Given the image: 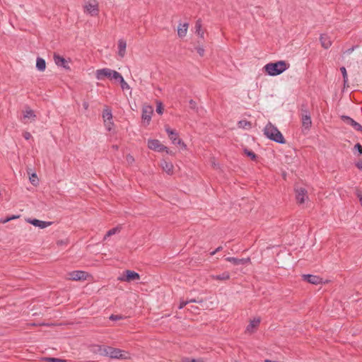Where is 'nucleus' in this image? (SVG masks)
<instances>
[{
    "label": "nucleus",
    "mask_w": 362,
    "mask_h": 362,
    "mask_svg": "<svg viewBox=\"0 0 362 362\" xmlns=\"http://www.w3.org/2000/svg\"><path fill=\"white\" fill-rule=\"evenodd\" d=\"M54 60L55 64L57 66H62L66 69H69V66H68V62L63 57H61L59 54H54Z\"/></svg>",
    "instance_id": "obj_16"
},
{
    "label": "nucleus",
    "mask_w": 362,
    "mask_h": 362,
    "mask_svg": "<svg viewBox=\"0 0 362 362\" xmlns=\"http://www.w3.org/2000/svg\"><path fill=\"white\" fill-rule=\"evenodd\" d=\"M302 127L305 130H309L312 125L310 115L300 116Z\"/></svg>",
    "instance_id": "obj_18"
},
{
    "label": "nucleus",
    "mask_w": 362,
    "mask_h": 362,
    "mask_svg": "<svg viewBox=\"0 0 362 362\" xmlns=\"http://www.w3.org/2000/svg\"><path fill=\"white\" fill-rule=\"evenodd\" d=\"M347 83H348V79H347V80H346V81H344V87H345L346 86H348V85H347Z\"/></svg>",
    "instance_id": "obj_52"
},
{
    "label": "nucleus",
    "mask_w": 362,
    "mask_h": 362,
    "mask_svg": "<svg viewBox=\"0 0 362 362\" xmlns=\"http://www.w3.org/2000/svg\"><path fill=\"white\" fill-rule=\"evenodd\" d=\"M140 276L139 274L132 270H127L124 272L123 275L119 278L120 281L131 282L134 281L139 280Z\"/></svg>",
    "instance_id": "obj_5"
},
{
    "label": "nucleus",
    "mask_w": 362,
    "mask_h": 362,
    "mask_svg": "<svg viewBox=\"0 0 362 362\" xmlns=\"http://www.w3.org/2000/svg\"><path fill=\"white\" fill-rule=\"evenodd\" d=\"M188 303H189V301H187V300H182V301H180V305H179L178 308H179V309H182V308H183L185 305H187Z\"/></svg>",
    "instance_id": "obj_45"
},
{
    "label": "nucleus",
    "mask_w": 362,
    "mask_h": 362,
    "mask_svg": "<svg viewBox=\"0 0 362 362\" xmlns=\"http://www.w3.org/2000/svg\"><path fill=\"white\" fill-rule=\"evenodd\" d=\"M187 301H189V303H201L203 302V300L202 299H200L199 298H192V299H189Z\"/></svg>",
    "instance_id": "obj_44"
},
{
    "label": "nucleus",
    "mask_w": 362,
    "mask_h": 362,
    "mask_svg": "<svg viewBox=\"0 0 362 362\" xmlns=\"http://www.w3.org/2000/svg\"><path fill=\"white\" fill-rule=\"evenodd\" d=\"M197 52L200 56H203L204 53V49L202 47H198L197 48Z\"/></svg>",
    "instance_id": "obj_47"
},
{
    "label": "nucleus",
    "mask_w": 362,
    "mask_h": 362,
    "mask_svg": "<svg viewBox=\"0 0 362 362\" xmlns=\"http://www.w3.org/2000/svg\"><path fill=\"white\" fill-rule=\"evenodd\" d=\"M83 106H84V107H85V108H87V107H88V104H87L86 103H85L83 104Z\"/></svg>",
    "instance_id": "obj_53"
},
{
    "label": "nucleus",
    "mask_w": 362,
    "mask_h": 362,
    "mask_svg": "<svg viewBox=\"0 0 362 362\" xmlns=\"http://www.w3.org/2000/svg\"><path fill=\"white\" fill-rule=\"evenodd\" d=\"M103 117L105 122L110 121L112 118L111 110L109 108H106V109L103 110Z\"/></svg>",
    "instance_id": "obj_26"
},
{
    "label": "nucleus",
    "mask_w": 362,
    "mask_h": 362,
    "mask_svg": "<svg viewBox=\"0 0 362 362\" xmlns=\"http://www.w3.org/2000/svg\"><path fill=\"white\" fill-rule=\"evenodd\" d=\"M161 167L163 170L166 172L168 175L173 173V165L170 162H167L166 160H163L161 162Z\"/></svg>",
    "instance_id": "obj_22"
},
{
    "label": "nucleus",
    "mask_w": 362,
    "mask_h": 362,
    "mask_svg": "<svg viewBox=\"0 0 362 362\" xmlns=\"http://www.w3.org/2000/svg\"><path fill=\"white\" fill-rule=\"evenodd\" d=\"M189 108L193 110H197V103L194 100H190L189 101Z\"/></svg>",
    "instance_id": "obj_41"
},
{
    "label": "nucleus",
    "mask_w": 362,
    "mask_h": 362,
    "mask_svg": "<svg viewBox=\"0 0 362 362\" xmlns=\"http://www.w3.org/2000/svg\"><path fill=\"white\" fill-rule=\"evenodd\" d=\"M238 127L244 129H247L251 127V123L246 120H241L238 122Z\"/></svg>",
    "instance_id": "obj_33"
},
{
    "label": "nucleus",
    "mask_w": 362,
    "mask_h": 362,
    "mask_svg": "<svg viewBox=\"0 0 362 362\" xmlns=\"http://www.w3.org/2000/svg\"><path fill=\"white\" fill-rule=\"evenodd\" d=\"M113 148H117V146H113Z\"/></svg>",
    "instance_id": "obj_55"
},
{
    "label": "nucleus",
    "mask_w": 362,
    "mask_h": 362,
    "mask_svg": "<svg viewBox=\"0 0 362 362\" xmlns=\"http://www.w3.org/2000/svg\"><path fill=\"white\" fill-rule=\"evenodd\" d=\"M310 115L308 105L303 103L300 106V116Z\"/></svg>",
    "instance_id": "obj_29"
},
{
    "label": "nucleus",
    "mask_w": 362,
    "mask_h": 362,
    "mask_svg": "<svg viewBox=\"0 0 362 362\" xmlns=\"http://www.w3.org/2000/svg\"><path fill=\"white\" fill-rule=\"evenodd\" d=\"M127 160L128 162H129V163H130V162H133V161H134V158H133L132 156L128 155V156H127Z\"/></svg>",
    "instance_id": "obj_50"
},
{
    "label": "nucleus",
    "mask_w": 362,
    "mask_h": 362,
    "mask_svg": "<svg viewBox=\"0 0 362 362\" xmlns=\"http://www.w3.org/2000/svg\"><path fill=\"white\" fill-rule=\"evenodd\" d=\"M127 353L119 349L113 348L111 346L107 347V356L111 358H117V359H126L127 358Z\"/></svg>",
    "instance_id": "obj_3"
},
{
    "label": "nucleus",
    "mask_w": 362,
    "mask_h": 362,
    "mask_svg": "<svg viewBox=\"0 0 362 362\" xmlns=\"http://www.w3.org/2000/svg\"><path fill=\"white\" fill-rule=\"evenodd\" d=\"M165 131L168 133V137L172 141L173 144L181 146L183 148L186 147V145L184 144V142L178 137V134L176 131L170 129L169 127H165Z\"/></svg>",
    "instance_id": "obj_4"
},
{
    "label": "nucleus",
    "mask_w": 362,
    "mask_h": 362,
    "mask_svg": "<svg viewBox=\"0 0 362 362\" xmlns=\"http://www.w3.org/2000/svg\"><path fill=\"white\" fill-rule=\"evenodd\" d=\"M23 117L25 119V118H33V117H35V115L34 114V112L32 110L29 109V110H27L24 112Z\"/></svg>",
    "instance_id": "obj_34"
},
{
    "label": "nucleus",
    "mask_w": 362,
    "mask_h": 362,
    "mask_svg": "<svg viewBox=\"0 0 362 362\" xmlns=\"http://www.w3.org/2000/svg\"><path fill=\"white\" fill-rule=\"evenodd\" d=\"M354 47H351V48L348 49L346 51V53H348V54H351V53L354 51Z\"/></svg>",
    "instance_id": "obj_51"
},
{
    "label": "nucleus",
    "mask_w": 362,
    "mask_h": 362,
    "mask_svg": "<svg viewBox=\"0 0 362 362\" xmlns=\"http://www.w3.org/2000/svg\"><path fill=\"white\" fill-rule=\"evenodd\" d=\"M244 152L248 156L250 157L252 160H255L256 158H257V155L252 151L247 149V148H245L244 149Z\"/></svg>",
    "instance_id": "obj_32"
},
{
    "label": "nucleus",
    "mask_w": 362,
    "mask_h": 362,
    "mask_svg": "<svg viewBox=\"0 0 362 362\" xmlns=\"http://www.w3.org/2000/svg\"><path fill=\"white\" fill-rule=\"evenodd\" d=\"M320 40L322 46L325 49H328L332 45V41L330 40L328 35L322 34L320 35Z\"/></svg>",
    "instance_id": "obj_20"
},
{
    "label": "nucleus",
    "mask_w": 362,
    "mask_h": 362,
    "mask_svg": "<svg viewBox=\"0 0 362 362\" xmlns=\"http://www.w3.org/2000/svg\"><path fill=\"white\" fill-rule=\"evenodd\" d=\"M30 181L34 186H37L38 185V179L35 173H33L32 176L30 177Z\"/></svg>",
    "instance_id": "obj_35"
},
{
    "label": "nucleus",
    "mask_w": 362,
    "mask_h": 362,
    "mask_svg": "<svg viewBox=\"0 0 362 362\" xmlns=\"http://www.w3.org/2000/svg\"><path fill=\"white\" fill-rule=\"evenodd\" d=\"M341 120L346 124L351 126L355 130L362 132V126L349 116H341Z\"/></svg>",
    "instance_id": "obj_8"
},
{
    "label": "nucleus",
    "mask_w": 362,
    "mask_h": 362,
    "mask_svg": "<svg viewBox=\"0 0 362 362\" xmlns=\"http://www.w3.org/2000/svg\"><path fill=\"white\" fill-rule=\"evenodd\" d=\"M222 250V247L219 246L214 251L211 252V255H214L217 252H219Z\"/></svg>",
    "instance_id": "obj_48"
},
{
    "label": "nucleus",
    "mask_w": 362,
    "mask_h": 362,
    "mask_svg": "<svg viewBox=\"0 0 362 362\" xmlns=\"http://www.w3.org/2000/svg\"><path fill=\"white\" fill-rule=\"evenodd\" d=\"M302 278L304 281L314 285H317L322 283V279L316 275L303 274Z\"/></svg>",
    "instance_id": "obj_12"
},
{
    "label": "nucleus",
    "mask_w": 362,
    "mask_h": 362,
    "mask_svg": "<svg viewBox=\"0 0 362 362\" xmlns=\"http://www.w3.org/2000/svg\"><path fill=\"white\" fill-rule=\"evenodd\" d=\"M113 148H117V146H113Z\"/></svg>",
    "instance_id": "obj_56"
},
{
    "label": "nucleus",
    "mask_w": 362,
    "mask_h": 362,
    "mask_svg": "<svg viewBox=\"0 0 362 362\" xmlns=\"http://www.w3.org/2000/svg\"><path fill=\"white\" fill-rule=\"evenodd\" d=\"M112 71L113 70L108 68L98 69L95 72L96 78L98 80H103L105 78H109L111 79Z\"/></svg>",
    "instance_id": "obj_9"
},
{
    "label": "nucleus",
    "mask_w": 362,
    "mask_h": 362,
    "mask_svg": "<svg viewBox=\"0 0 362 362\" xmlns=\"http://www.w3.org/2000/svg\"><path fill=\"white\" fill-rule=\"evenodd\" d=\"M153 114V108L151 106H145L142 110V119L144 122H147L148 123L150 122L151 119V115Z\"/></svg>",
    "instance_id": "obj_15"
},
{
    "label": "nucleus",
    "mask_w": 362,
    "mask_h": 362,
    "mask_svg": "<svg viewBox=\"0 0 362 362\" xmlns=\"http://www.w3.org/2000/svg\"><path fill=\"white\" fill-rule=\"evenodd\" d=\"M202 21L198 19L195 23V33L202 38L204 37V31L202 30Z\"/></svg>",
    "instance_id": "obj_25"
},
{
    "label": "nucleus",
    "mask_w": 362,
    "mask_h": 362,
    "mask_svg": "<svg viewBox=\"0 0 362 362\" xmlns=\"http://www.w3.org/2000/svg\"><path fill=\"white\" fill-rule=\"evenodd\" d=\"M122 90H129L130 88L128 83L124 81V78L119 81Z\"/></svg>",
    "instance_id": "obj_36"
},
{
    "label": "nucleus",
    "mask_w": 362,
    "mask_h": 362,
    "mask_svg": "<svg viewBox=\"0 0 362 362\" xmlns=\"http://www.w3.org/2000/svg\"><path fill=\"white\" fill-rule=\"evenodd\" d=\"M113 148H117V146H113Z\"/></svg>",
    "instance_id": "obj_54"
},
{
    "label": "nucleus",
    "mask_w": 362,
    "mask_h": 362,
    "mask_svg": "<svg viewBox=\"0 0 362 362\" xmlns=\"http://www.w3.org/2000/svg\"><path fill=\"white\" fill-rule=\"evenodd\" d=\"M88 274L83 271H74L69 274V279L73 281L85 280Z\"/></svg>",
    "instance_id": "obj_10"
},
{
    "label": "nucleus",
    "mask_w": 362,
    "mask_h": 362,
    "mask_svg": "<svg viewBox=\"0 0 362 362\" xmlns=\"http://www.w3.org/2000/svg\"><path fill=\"white\" fill-rule=\"evenodd\" d=\"M85 11L90 13L91 16H97L98 13V6L95 0L88 1L84 6Z\"/></svg>",
    "instance_id": "obj_7"
},
{
    "label": "nucleus",
    "mask_w": 362,
    "mask_h": 362,
    "mask_svg": "<svg viewBox=\"0 0 362 362\" xmlns=\"http://www.w3.org/2000/svg\"><path fill=\"white\" fill-rule=\"evenodd\" d=\"M264 134L270 140L279 144H285L286 140L281 132L270 122L264 129Z\"/></svg>",
    "instance_id": "obj_2"
},
{
    "label": "nucleus",
    "mask_w": 362,
    "mask_h": 362,
    "mask_svg": "<svg viewBox=\"0 0 362 362\" xmlns=\"http://www.w3.org/2000/svg\"><path fill=\"white\" fill-rule=\"evenodd\" d=\"M156 112L159 115H162L163 114V107L162 103H160V102H158L157 103Z\"/></svg>",
    "instance_id": "obj_38"
},
{
    "label": "nucleus",
    "mask_w": 362,
    "mask_h": 362,
    "mask_svg": "<svg viewBox=\"0 0 362 362\" xmlns=\"http://www.w3.org/2000/svg\"><path fill=\"white\" fill-rule=\"evenodd\" d=\"M354 149L357 151L359 156L362 154V146L359 143L355 144Z\"/></svg>",
    "instance_id": "obj_43"
},
{
    "label": "nucleus",
    "mask_w": 362,
    "mask_h": 362,
    "mask_svg": "<svg viewBox=\"0 0 362 362\" xmlns=\"http://www.w3.org/2000/svg\"><path fill=\"white\" fill-rule=\"evenodd\" d=\"M122 76L117 71L113 70L111 76V79H114L116 81H119L122 79Z\"/></svg>",
    "instance_id": "obj_31"
},
{
    "label": "nucleus",
    "mask_w": 362,
    "mask_h": 362,
    "mask_svg": "<svg viewBox=\"0 0 362 362\" xmlns=\"http://www.w3.org/2000/svg\"><path fill=\"white\" fill-rule=\"evenodd\" d=\"M260 318H255L252 320H250V324L246 327V332H253L254 329H255L260 323Z\"/></svg>",
    "instance_id": "obj_19"
},
{
    "label": "nucleus",
    "mask_w": 362,
    "mask_h": 362,
    "mask_svg": "<svg viewBox=\"0 0 362 362\" xmlns=\"http://www.w3.org/2000/svg\"><path fill=\"white\" fill-rule=\"evenodd\" d=\"M182 362H203L202 360H196L194 358H190L188 357H184L182 358Z\"/></svg>",
    "instance_id": "obj_40"
},
{
    "label": "nucleus",
    "mask_w": 362,
    "mask_h": 362,
    "mask_svg": "<svg viewBox=\"0 0 362 362\" xmlns=\"http://www.w3.org/2000/svg\"><path fill=\"white\" fill-rule=\"evenodd\" d=\"M188 28V23H184L180 25L177 29V35L180 37H185L187 34Z\"/></svg>",
    "instance_id": "obj_24"
},
{
    "label": "nucleus",
    "mask_w": 362,
    "mask_h": 362,
    "mask_svg": "<svg viewBox=\"0 0 362 362\" xmlns=\"http://www.w3.org/2000/svg\"><path fill=\"white\" fill-rule=\"evenodd\" d=\"M126 47L127 43L125 40L121 39L118 41V54L119 55V57H123L124 56L126 52Z\"/></svg>",
    "instance_id": "obj_21"
},
{
    "label": "nucleus",
    "mask_w": 362,
    "mask_h": 362,
    "mask_svg": "<svg viewBox=\"0 0 362 362\" xmlns=\"http://www.w3.org/2000/svg\"><path fill=\"white\" fill-rule=\"evenodd\" d=\"M296 197L298 203L303 204L305 201V199L308 198L307 191L303 187H298L296 189Z\"/></svg>",
    "instance_id": "obj_13"
},
{
    "label": "nucleus",
    "mask_w": 362,
    "mask_h": 362,
    "mask_svg": "<svg viewBox=\"0 0 362 362\" xmlns=\"http://www.w3.org/2000/svg\"><path fill=\"white\" fill-rule=\"evenodd\" d=\"M340 71L341 72L342 76H343V81H346L348 78V75L346 72V69L344 66H341L340 68Z\"/></svg>",
    "instance_id": "obj_39"
},
{
    "label": "nucleus",
    "mask_w": 362,
    "mask_h": 362,
    "mask_svg": "<svg viewBox=\"0 0 362 362\" xmlns=\"http://www.w3.org/2000/svg\"><path fill=\"white\" fill-rule=\"evenodd\" d=\"M36 68L40 71H44L46 69L45 60L41 57H37L36 60Z\"/></svg>",
    "instance_id": "obj_23"
},
{
    "label": "nucleus",
    "mask_w": 362,
    "mask_h": 362,
    "mask_svg": "<svg viewBox=\"0 0 362 362\" xmlns=\"http://www.w3.org/2000/svg\"><path fill=\"white\" fill-rule=\"evenodd\" d=\"M230 278V274L228 272H225L221 274L216 275L213 276L214 279L219 280V281H225L228 280Z\"/></svg>",
    "instance_id": "obj_27"
},
{
    "label": "nucleus",
    "mask_w": 362,
    "mask_h": 362,
    "mask_svg": "<svg viewBox=\"0 0 362 362\" xmlns=\"http://www.w3.org/2000/svg\"><path fill=\"white\" fill-rule=\"evenodd\" d=\"M119 231H120V228L118 226L109 230L107 232V233L105 234V235L104 237V240H106L108 237H110V236L119 233Z\"/></svg>",
    "instance_id": "obj_28"
},
{
    "label": "nucleus",
    "mask_w": 362,
    "mask_h": 362,
    "mask_svg": "<svg viewBox=\"0 0 362 362\" xmlns=\"http://www.w3.org/2000/svg\"><path fill=\"white\" fill-rule=\"evenodd\" d=\"M289 64L285 61L270 62L264 66V71L269 76H275L282 74L289 68Z\"/></svg>",
    "instance_id": "obj_1"
},
{
    "label": "nucleus",
    "mask_w": 362,
    "mask_h": 362,
    "mask_svg": "<svg viewBox=\"0 0 362 362\" xmlns=\"http://www.w3.org/2000/svg\"><path fill=\"white\" fill-rule=\"evenodd\" d=\"M109 318L112 321H117L122 319L123 316L121 315H111Z\"/></svg>",
    "instance_id": "obj_42"
},
{
    "label": "nucleus",
    "mask_w": 362,
    "mask_h": 362,
    "mask_svg": "<svg viewBox=\"0 0 362 362\" xmlns=\"http://www.w3.org/2000/svg\"><path fill=\"white\" fill-rule=\"evenodd\" d=\"M107 347L108 346L105 345H93L92 346L91 351L94 354H99L103 356H107Z\"/></svg>",
    "instance_id": "obj_14"
},
{
    "label": "nucleus",
    "mask_w": 362,
    "mask_h": 362,
    "mask_svg": "<svg viewBox=\"0 0 362 362\" xmlns=\"http://www.w3.org/2000/svg\"><path fill=\"white\" fill-rule=\"evenodd\" d=\"M31 136H31L30 133H29V132H25V133L23 134V137H24V139H26V140H29V139L31 138Z\"/></svg>",
    "instance_id": "obj_46"
},
{
    "label": "nucleus",
    "mask_w": 362,
    "mask_h": 362,
    "mask_svg": "<svg viewBox=\"0 0 362 362\" xmlns=\"http://www.w3.org/2000/svg\"><path fill=\"white\" fill-rule=\"evenodd\" d=\"M43 360L47 362H66V360H65V359L53 358V357H45L43 358Z\"/></svg>",
    "instance_id": "obj_30"
},
{
    "label": "nucleus",
    "mask_w": 362,
    "mask_h": 362,
    "mask_svg": "<svg viewBox=\"0 0 362 362\" xmlns=\"http://www.w3.org/2000/svg\"><path fill=\"white\" fill-rule=\"evenodd\" d=\"M18 218V216H8V217H6V218L4 219H0V223H6L11 220H13L15 218Z\"/></svg>",
    "instance_id": "obj_37"
},
{
    "label": "nucleus",
    "mask_w": 362,
    "mask_h": 362,
    "mask_svg": "<svg viewBox=\"0 0 362 362\" xmlns=\"http://www.w3.org/2000/svg\"><path fill=\"white\" fill-rule=\"evenodd\" d=\"M148 147L151 149L156 151L158 152H162L166 151L168 152V148L163 145L157 139H150L148 141Z\"/></svg>",
    "instance_id": "obj_6"
},
{
    "label": "nucleus",
    "mask_w": 362,
    "mask_h": 362,
    "mask_svg": "<svg viewBox=\"0 0 362 362\" xmlns=\"http://www.w3.org/2000/svg\"><path fill=\"white\" fill-rule=\"evenodd\" d=\"M226 260L228 262H231L234 265H240V264H245L246 263L250 262V258H236V257H228L226 258Z\"/></svg>",
    "instance_id": "obj_17"
},
{
    "label": "nucleus",
    "mask_w": 362,
    "mask_h": 362,
    "mask_svg": "<svg viewBox=\"0 0 362 362\" xmlns=\"http://www.w3.org/2000/svg\"><path fill=\"white\" fill-rule=\"evenodd\" d=\"M356 166L360 170L362 171V160L361 161H358V163H356Z\"/></svg>",
    "instance_id": "obj_49"
},
{
    "label": "nucleus",
    "mask_w": 362,
    "mask_h": 362,
    "mask_svg": "<svg viewBox=\"0 0 362 362\" xmlns=\"http://www.w3.org/2000/svg\"><path fill=\"white\" fill-rule=\"evenodd\" d=\"M27 222L35 227H38L42 229L45 228L52 224V222L51 221H44L36 218H28Z\"/></svg>",
    "instance_id": "obj_11"
}]
</instances>
